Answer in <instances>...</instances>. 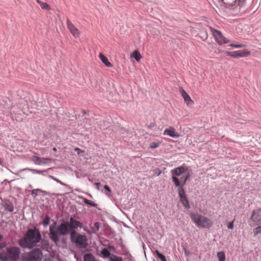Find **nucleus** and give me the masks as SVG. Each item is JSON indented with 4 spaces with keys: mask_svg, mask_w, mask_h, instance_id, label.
<instances>
[{
    "mask_svg": "<svg viewBox=\"0 0 261 261\" xmlns=\"http://www.w3.org/2000/svg\"><path fill=\"white\" fill-rule=\"evenodd\" d=\"M20 250L18 247L7 248V255L12 261H17L19 257Z\"/></svg>",
    "mask_w": 261,
    "mask_h": 261,
    "instance_id": "obj_8",
    "label": "nucleus"
},
{
    "mask_svg": "<svg viewBox=\"0 0 261 261\" xmlns=\"http://www.w3.org/2000/svg\"><path fill=\"white\" fill-rule=\"evenodd\" d=\"M2 161L1 160V159H0V165H2Z\"/></svg>",
    "mask_w": 261,
    "mask_h": 261,
    "instance_id": "obj_51",
    "label": "nucleus"
},
{
    "mask_svg": "<svg viewBox=\"0 0 261 261\" xmlns=\"http://www.w3.org/2000/svg\"><path fill=\"white\" fill-rule=\"evenodd\" d=\"M199 36L203 40H205L208 38V34L206 31H201L200 32Z\"/></svg>",
    "mask_w": 261,
    "mask_h": 261,
    "instance_id": "obj_31",
    "label": "nucleus"
},
{
    "mask_svg": "<svg viewBox=\"0 0 261 261\" xmlns=\"http://www.w3.org/2000/svg\"><path fill=\"white\" fill-rule=\"evenodd\" d=\"M62 242H65V239L63 238L62 239Z\"/></svg>",
    "mask_w": 261,
    "mask_h": 261,
    "instance_id": "obj_50",
    "label": "nucleus"
},
{
    "mask_svg": "<svg viewBox=\"0 0 261 261\" xmlns=\"http://www.w3.org/2000/svg\"><path fill=\"white\" fill-rule=\"evenodd\" d=\"M163 134L175 139L179 137L178 133L176 132L175 129L173 127H170L169 128L165 129Z\"/></svg>",
    "mask_w": 261,
    "mask_h": 261,
    "instance_id": "obj_15",
    "label": "nucleus"
},
{
    "mask_svg": "<svg viewBox=\"0 0 261 261\" xmlns=\"http://www.w3.org/2000/svg\"><path fill=\"white\" fill-rule=\"evenodd\" d=\"M47 160V159L41 158L38 156H33L32 157V161L33 162L36 164L40 165L42 163V161H45Z\"/></svg>",
    "mask_w": 261,
    "mask_h": 261,
    "instance_id": "obj_21",
    "label": "nucleus"
},
{
    "mask_svg": "<svg viewBox=\"0 0 261 261\" xmlns=\"http://www.w3.org/2000/svg\"><path fill=\"white\" fill-rule=\"evenodd\" d=\"M42 243H44V245H47V246L49 245L48 241H44V240L42 241Z\"/></svg>",
    "mask_w": 261,
    "mask_h": 261,
    "instance_id": "obj_43",
    "label": "nucleus"
},
{
    "mask_svg": "<svg viewBox=\"0 0 261 261\" xmlns=\"http://www.w3.org/2000/svg\"><path fill=\"white\" fill-rule=\"evenodd\" d=\"M39 192L43 193V195H45V196L48 195L49 196H51L53 195H56V196L60 195L59 194L50 193L48 192H47L46 191H43L41 189H40Z\"/></svg>",
    "mask_w": 261,
    "mask_h": 261,
    "instance_id": "obj_34",
    "label": "nucleus"
},
{
    "mask_svg": "<svg viewBox=\"0 0 261 261\" xmlns=\"http://www.w3.org/2000/svg\"><path fill=\"white\" fill-rule=\"evenodd\" d=\"M42 258V253L41 250L39 249H35L24 257L25 261H40Z\"/></svg>",
    "mask_w": 261,
    "mask_h": 261,
    "instance_id": "obj_6",
    "label": "nucleus"
},
{
    "mask_svg": "<svg viewBox=\"0 0 261 261\" xmlns=\"http://www.w3.org/2000/svg\"><path fill=\"white\" fill-rule=\"evenodd\" d=\"M3 239V236L2 234L0 233V241H2Z\"/></svg>",
    "mask_w": 261,
    "mask_h": 261,
    "instance_id": "obj_47",
    "label": "nucleus"
},
{
    "mask_svg": "<svg viewBox=\"0 0 261 261\" xmlns=\"http://www.w3.org/2000/svg\"><path fill=\"white\" fill-rule=\"evenodd\" d=\"M8 258H9V257H8V256L7 255L5 256H2L1 255L0 259L3 261H7Z\"/></svg>",
    "mask_w": 261,
    "mask_h": 261,
    "instance_id": "obj_40",
    "label": "nucleus"
},
{
    "mask_svg": "<svg viewBox=\"0 0 261 261\" xmlns=\"http://www.w3.org/2000/svg\"><path fill=\"white\" fill-rule=\"evenodd\" d=\"M249 221L252 222L254 226L261 225V207L252 212Z\"/></svg>",
    "mask_w": 261,
    "mask_h": 261,
    "instance_id": "obj_10",
    "label": "nucleus"
},
{
    "mask_svg": "<svg viewBox=\"0 0 261 261\" xmlns=\"http://www.w3.org/2000/svg\"><path fill=\"white\" fill-rule=\"evenodd\" d=\"M172 174V180L174 186L178 188L180 186V182L179 179L177 176H182L184 174H186L187 173H190L188 171V168L185 166H180L174 168L171 170Z\"/></svg>",
    "mask_w": 261,
    "mask_h": 261,
    "instance_id": "obj_4",
    "label": "nucleus"
},
{
    "mask_svg": "<svg viewBox=\"0 0 261 261\" xmlns=\"http://www.w3.org/2000/svg\"><path fill=\"white\" fill-rule=\"evenodd\" d=\"M37 2L40 5L42 9L49 10L50 9L49 5L44 2H41L40 0H37Z\"/></svg>",
    "mask_w": 261,
    "mask_h": 261,
    "instance_id": "obj_23",
    "label": "nucleus"
},
{
    "mask_svg": "<svg viewBox=\"0 0 261 261\" xmlns=\"http://www.w3.org/2000/svg\"><path fill=\"white\" fill-rule=\"evenodd\" d=\"M82 112H83L84 114H86V111H85V110H83V111H82Z\"/></svg>",
    "mask_w": 261,
    "mask_h": 261,
    "instance_id": "obj_49",
    "label": "nucleus"
},
{
    "mask_svg": "<svg viewBox=\"0 0 261 261\" xmlns=\"http://www.w3.org/2000/svg\"><path fill=\"white\" fill-rule=\"evenodd\" d=\"M217 256L219 259V261H225V255L223 251L218 252Z\"/></svg>",
    "mask_w": 261,
    "mask_h": 261,
    "instance_id": "obj_30",
    "label": "nucleus"
},
{
    "mask_svg": "<svg viewBox=\"0 0 261 261\" xmlns=\"http://www.w3.org/2000/svg\"><path fill=\"white\" fill-rule=\"evenodd\" d=\"M50 219V218L48 216H46L40 224H42L44 227H46L49 223Z\"/></svg>",
    "mask_w": 261,
    "mask_h": 261,
    "instance_id": "obj_28",
    "label": "nucleus"
},
{
    "mask_svg": "<svg viewBox=\"0 0 261 261\" xmlns=\"http://www.w3.org/2000/svg\"><path fill=\"white\" fill-rule=\"evenodd\" d=\"M49 177L53 180L56 181L57 182L59 183L61 185L64 186L65 188H66L69 191H70V192H72V188L69 185L63 182L61 180L56 178L55 176H54L53 175H49Z\"/></svg>",
    "mask_w": 261,
    "mask_h": 261,
    "instance_id": "obj_18",
    "label": "nucleus"
},
{
    "mask_svg": "<svg viewBox=\"0 0 261 261\" xmlns=\"http://www.w3.org/2000/svg\"><path fill=\"white\" fill-rule=\"evenodd\" d=\"M95 185L96 186L97 188L99 189V187L100 185V183H99V182H96L95 183Z\"/></svg>",
    "mask_w": 261,
    "mask_h": 261,
    "instance_id": "obj_44",
    "label": "nucleus"
},
{
    "mask_svg": "<svg viewBox=\"0 0 261 261\" xmlns=\"http://www.w3.org/2000/svg\"><path fill=\"white\" fill-rule=\"evenodd\" d=\"M70 238L73 237V235H77V232L75 229L78 227H82V225L80 221L75 220L73 217L70 218V222H68Z\"/></svg>",
    "mask_w": 261,
    "mask_h": 261,
    "instance_id": "obj_9",
    "label": "nucleus"
},
{
    "mask_svg": "<svg viewBox=\"0 0 261 261\" xmlns=\"http://www.w3.org/2000/svg\"><path fill=\"white\" fill-rule=\"evenodd\" d=\"M223 2V3L226 5V7H230L232 6V3H230L228 1L229 0H222ZM232 2H238V5L240 7L242 8L244 6L245 4L246 0H232Z\"/></svg>",
    "mask_w": 261,
    "mask_h": 261,
    "instance_id": "obj_17",
    "label": "nucleus"
},
{
    "mask_svg": "<svg viewBox=\"0 0 261 261\" xmlns=\"http://www.w3.org/2000/svg\"><path fill=\"white\" fill-rule=\"evenodd\" d=\"M41 240V235L38 229H29L22 239L19 240V245L23 248H32Z\"/></svg>",
    "mask_w": 261,
    "mask_h": 261,
    "instance_id": "obj_2",
    "label": "nucleus"
},
{
    "mask_svg": "<svg viewBox=\"0 0 261 261\" xmlns=\"http://www.w3.org/2000/svg\"><path fill=\"white\" fill-rule=\"evenodd\" d=\"M25 171H30L32 172L33 174H39L44 175V173L46 172L45 170H39L35 169H31L29 168H25L23 169H19L15 172L11 171L13 174H14L16 175H18L19 173Z\"/></svg>",
    "mask_w": 261,
    "mask_h": 261,
    "instance_id": "obj_13",
    "label": "nucleus"
},
{
    "mask_svg": "<svg viewBox=\"0 0 261 261\" xmlns=\"http://www.w3.org/2000/svg\"><path fill=\"white\" fill-rule=\"evenodd\" d=\"M104 189L107 191L108 192H109V193H111V190L110 189V188L108 186V185H105L104 186Z\"/></svg>",
    "mask_w": 261,
    "mask_h": 261,
    "instance_id": "obj_42",
    "label": "nucleus"
},
{
    "mask_svg": "<svg viewBox=\"0 0 261 261\" xmlns=\"http://www.w3.org/2000/svg\"><path fill=\"white\" fill-rule=\"evenodd\" d=\"M75 150H76L77 151H78V153H80V151H81V150L80 148H76L75 149Z\"/></svg>",
    "mask_w": 261,
    "mask_h": 261,
    "instance_id": "obj_46",
    "label": "nucleus"
},
{
    "mask_svg": "<svg viewBox=\"0 0 261 261\" xmlns=\"http://www.w3.org/2000/svg\"><path fill=\"white\" fill-rule=\"evenodd\" d=\"M101 253L102 255L103 258H107L108 257H110L112 254L110 253L109 251L107 248H103L101 251Z\"/></svg>",
    "mask_w": 261,
    "mask_h": 261,
    "instance_id": "obj_26",
    "label": "nucleus"
},
{
    "mask_svg": "<svg viewBox=\"0 0 261 261\" xmlns=\"http://www.w3.org/2000/svg\"><path fill=\"white\" fill-rule=\"evenodd\" d=\"M154 124L151 123L150 124V125L148 127L150 128H152V127H154Z\"/></svg>",
    "mask_w": 261,
    "mask_h": 261,
    "instance_id": "obj_45",
    "label": "nucleus"
},
{
    "mask_svg": "<svg viewBox=\"0 0 261 261\" xmlns=\"http://www.w3.org/2000/svg\"><path fill=\"white\" fill-rule=\"evenodd\" d=\"M131 57L134 58L137 62L139 61L141 58V55L138 50L134 51Z\"/></svg>",
    "mask_w": 261,
    "mask_h": 261,
    "instance_id": "obj_25",
    "label": "nucleus"
},
{
    "mask_svg": "<svg viewBox=\"0 0 261 261\" xmlns=\"http://www.w3.org/2000/svg\"><path fill=\"white\" fill-rule=\"evenodd\" d=\"M39 189H36L33 190L31 192V195L34 197H36L37 195V192H39Z\"/></svg>",
    "mask_w": 261,
    "mask_h": 261,
    "instance_id": "obj_38",
    "label": "nucleus"
},
{
    "mask_svg": "<svg viewBox=\"0 0 261 261\" xmlns=\"http://www.w3.org/2000/svg\"><path fill=\"white\" fill-rule=\"evenodd\" d=\"M53 150L54 151L56 152V151H57V148H56V147H54V148H53Z\"/></svg>",
    "mask_w": 261,
    "mask_h": 261,
    "instance_id": "obj_48",
    "label": "nucleus"
},
{
    "mask_svg": "<svg viewBox=\"0 0 261 261\" xmlns=\"http://www.w3.org/2000/svg\"><path fill=\"white\" fill-rule=\"evenodd\" d=\"M70 240L72 243H75L79 248H86L88 246L86 236L84 234L77 233V235H73V237L70 238Z\"/></svg>",
    "mask_w": 261,
    "mask_h": 261,
    "instance_id": "obj_5",
    "label": "nucleus"
},
{
    "mask_svg": "<svg viewBox=\"0 0 261 261\" xmlns=\"http://www.w3.org/2000/svg\"><path fill=\"white\" fill-rule=\"evenodd\" d=\"M5 210L10 212H12L14 210V205L12 203H11L10 201H8V202H7L5 203Z\"/></svg>",
    "mask_w": 261,
    "mask_h": 261,
    "instance_id": "obj_24",
    "label": "nucleus"
},
{
    "mask_svg": "<svg viewBox=\"0 0 261 261\" xmlns=\"http://www.w3.org/2000/svg\"><path fill=\"white\" fill-rule=\"evenodd\" d=\"M155 253H156L158 257H159L161 261H167L165 256L161 253L158 250H155Z\"/></svg>",
    "mask_w": 261,
    "mask_h": 261,
    "instance_id": "obj_32",
    "label": "nucleus"
},
{
    "mask_svg": "<svg viewBox=\"0 0 261 261\" xmlns=\"http://www.w3.org/2000/svg\"><path fill=\"white\" fill-rule=\"evenodd\" d=\"M99 57L101 61L107 67H112V64L109 61L107 58L102 53H100Z\"/></svg>",
    "mask_w": 261,
    "mask_h": 261,
    "instance_id": "obj_19",
    "label": "nucleus"
},
{
    "mask_svg": "<svg viewBox=\"0 0 261 261\" xmlns=\"http://www.w3.org/2000/svg\"><path fill=\"white\" fill-rule=\"evenodd\" d=\"M110 261H123L122 257L118 256L114 254H112L109 258Z\"/></svg>",
    "mask_w": 261,
    "mask_h": 261,
    "instance_id": "obj_27",
    "label": "nucleus"
},
{
    "mask_svg": "<svg viewBox=\"0 0 261 261\" xmlns=\"http://www.w3.org/2000/svg\"><path fill=\"white\" fill-rule=\"evenodd\" d=\"M84 261H94V257L90 253L86 254L84 256Z\"/></svg>",
    "mask_w": 261,
    "mask_h": 261,
    "instance_id": "obj_29",
    "label": "nucleus"
},
{
    "mask_svg": "<svg viewBox=\"0 0 261 261\" xmlns=\"http://www.w3.org/2000/svg\"><path fill=\"white\" fill-rule=\"evenodd\" d=\"M229 46L232 47H233V48H241V47H243L245 46L244 45L242 44H233V43L230 44Z\"/></svg>",
    "mask_w": 261,
    "mask_h": 261,
    "instance_id": "obj_35",
    "label": "nucleus"
},
{
    "mask_svg": "<svg viewBox=\"0 0 261 261\" xmlns=\"http://www.w3.org/2000/svg\"><path fill=\"white\" fill-rule=\"evenodd\" d=\"M67 25L70 32L74 37H79V31L75 27L71 21L68 19H67Z\"/></svg>",
    "mask_w": 261,
    "mask_h": 261,
    "instance_id": "obj_14",
    "label": "nucleus"
},
{
    "mask_svg": "<svg viewBox=\"0 0 261 261\" xmlns=\"http://www.w3.org/2000/svg\"><path fill=\"white\" fill-rule=\"evenodd\" d=\"M192 221L198 227L210 228L213 225V222L204 216L194 213H191L190 215Z\"/></svg>",
    "mask_w": 261,
    "mask_h": 261,
    "instance_id": "obj_3",
    "label": "nucleus"
},
{
    "mask_svg": "<svg viewBox=\"0 0 261 261\" xmlns=\"http://www.w3.org/2000/svg\"><path fill=\"white\" fill-rule=\"evenodd\" d=\"M258 233H261V225L253 229V236L256 237Z\"/></svg>",
    "mask_w": 261,
    "mask_h": 261,
    "instance_id": "obj_33",
    "label": "nucleus"
},
{
    "mask_svg": "<svg viewBox=\"0 0 261 261\" xmlns=\"http://www.w3.org/2000/svg\"><path fill=\"white\" fill-rule=\"evenodd\" d=\"M210 29L216 42L219 45H222L229 42V40L223 36L221 31L215 30L211 27H210Z\"/></svg>",
    "mask_w": 261,
    "mask_h": 261,
    "instance_id": "obj_7",
    "label": "nucleus"
},
{
    "mask_svg": "<svg viewBox=\"0 0 261 261\" xmlns=\"http://www.w3.org/2000/svg\"><path fill=\"white\" fill-rule=\"evenodd\" d=\"M234 219L231 222L228 223V224L227 225V228L228 229H232L233 228V226H234L233 222H234Z\"/></svg>",
    "mask_w": 261,
    "mask_h": 261,
    "instance_id": "obj_39",
    "label": "nucleus"
},
{
    "mask_svg": "<svg viewBox=\"0 0 261 261\" xmlns=\"http://www.w3.org/2000/svg\"><path fill=\"white\" fill-rule=\"evenodd\" d=\"M49 232L48 233L49 239L56 244L60 242V236H64L70 233L68 221L61 223L57 227V222L49 226Z\"/></svg>",
    "mask_w": 261,
    "mask_h": 261,
    "instance_id": "obj_1",
    "label": "nucleus"
},
{
    "mask_svg": "<svg viewBox=\"0 0 261 261\" xmlns=\"http://www.w3.org/2000/svg\"><path fill=\"white\" fill-rule=\"evenodd\" d=\"M225 54L230 57H233L234 58H243L247 57L250 55V52L247 50H244L242 51H226Z\"/></svg>",
    "mask_w": 261,
    "mask_h": 261,
    "instance_id": "obj_11",
    "label": "nucleus"
},
{
    "mask_svg": "<svg viewBox=\"0 0 261 261\" xmlns=\"http://www.w3.org/2000/svg\"><path fill=\"white\" fill-rule=\"evenodd\" d=\"M159 145H160L159 142H152L150 144L149 147L150 148L154 149V148H158L159 146Z\"/></svg>",
    "mask_w": 261,
    "mask_h": 261,
    "instance_id": "obj_36",
    "label": "nucleus"
},
{
    "mask_svg": "<svg viewBox=\"0 0 261 261\" xmlns=\"http://www.w3.org/2000/svg\"><path fill=\"white\" fill-rule=\"evenodd\" d=\"M100 226V223L99 222H95L94 224V227H93L92 229L94 231H96L99 230Z\"/></svg>",
    "mask_w": 261,
    "mask_h": 261,
    "instance_id": "obj_37",
    "label": "nucleus"
},
{
    "mask_svg": "<svg viewBox=\"0 0 261 261\" xmlns=\"http://www.w3.org/2000/svg\"><path fill=\"white\" fill-rule=\"evenodd\" d=\"M81 198L83 199V201L86 204L90 205L91 206L94 207H96L97 205V204L96 203L85 197H82Z\"/></svg>",
    "mask_w": 261,
    "mask_h": 261,
    "instance_id": "obj_22",
    "label": "nucleus"
},
{
    "mask_svg": "<svg viewBox=\"0 0 261 261\" xmlns=\"http://www.w3.org/2000/svg\"><path fill=\"white\" fill-rule=\"evenodd\" d=\"M190 176V173H187L186 174H184L181 176L180 178L179 181L180 182L179 187H181L184 188V186L186 185L187 180L189 178Z\"/></svg>",
    "mask_w": 261,
    "mask_h": 261,
    "instance_id": "obj_20",
    "label": "nucleus"
},
{
    "mask_svg": "<svg viewBox=\"0 0 261 261\" xmlns=\"http://www.w3.org/2000/svg\"><path fill=\"white\" fill-rule=\"evenodd\" d=\"M178 194L181 202L186 208H190V205L186 196L185 191L183 188L180 187L178 188Z\"/></svg>",
    "mask_w": 261,
    "mask_h": 261,
    "instance_id": "obj_12",
    "label": "nucleus"
},
{
    "mask_svg": "<svg viewBox=\"0 0 261 261\" xmlns=\"http://www.w3.org/2000/svg\"><path fill=\"white\" fill-rule=\"evenodd\" d=\"M179 91L181 94L182 97L184 99L185 102L187 103V105H192L194 103V101L191 99L189 95L182 87L179 88Z\"/></svg>",
    "mask_w": 261,
    "mask_h": 261,
    "instance_id": "obj_16",
    "label": "nucleus"
},
{
    "mask_svg": "<svg viewBox=\"0 0 261 261\" xmlns=\"http://www.w3.org/2000/svg\"><path fill=\"white\" fill-rule=\"evenodd\" d=\"M108 247L111 251H115V248L113 246L111 245L110 244L108 245Z\"/></svg>",
    "mask_w": 261,
    "mask_h": 261,
    "instance_id": "obj_41",
    "label": "nucleus"
}]
</instances>
